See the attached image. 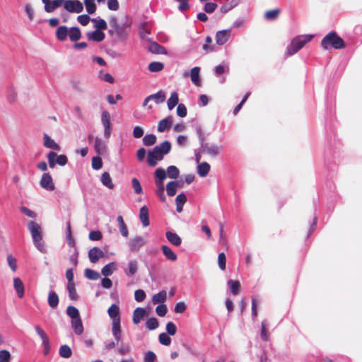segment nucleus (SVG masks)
Here are the masks:
<instances>
[{
    "mask_svg": "<svg viewBox=\"0 0 362 362\" xmlns=\"http://www.w3.org/2000/svg\"><path fill=\"white\" fill-rule=\"evenodd\" d=\"M64 8L70 13H79L83 11V6L79 0H66Z\"/></svg>",
    "mask_w": 362,
    "mask_h": 362,
    "instance_id": "6",
    "label": "nucleus"
},
{
    "mask_svg": "<svg viewBox=\"0 0 362 362\" xmlns=\"http://www.w3.org/2000/svg\"><path fill=\"white\" fill-rule=\"evenodd\" d=\"M165 236L167 240L174 246H179L182 243L181 238L176 233L167 231Z\"/></svg>",
    "mask_w": 362,
    "mask_h": 362,
    "instance_id": "18",
    "label": "nucleus"
},
{
    "mask_svg": "<svg viewBox=\"0 0 362 362\" xmlns=\"http://www.w3.org/2000/svg\"><path fill=\"white\" fill-rule=\"evenodd\" d=\"M166 332L168 335H175L177 332L176 325L173 322H168L166 324Z\"/></svg>",
    "mask_w": 362,
    "mask_h": 362,
    "instance_id": "62",
    "label": "nucleus"
},
{
    "mask_svg": "<svg viewBox=\"0 0 362 362\" xmlns=\"http://www.w3.org/2000/svg\"><path fill=\"white\" fill-rule=\"evenodd\" d=\"M44 146L46 148L53 149L54 151H60V146L57 144L49 136L44 134L43 136Z\"/></svg>",
    "mask_w": 362,
    "mask_h": 362,
    "instance_id": "16",
    "label": "nucleus"
},
{
    "mask_svg": "<svg viewBox=\"0 0 362 362\" xmlns=\"http://www.w3.org/2000/svg\"><path fill=\"white\" fill-rule=\"evenodd\" d=\"M218 5L216 3L207 2L204 6V11L207 13H212L217 8Z\"/></svg>",
    "mask_w": 362,
    "mask_h": 362,
    "instance_id": "58",
    "label": "nucleus"
},
{
    "mask_svg": "<svg viewBox=\"0 0 362 362\" xmlns=\"http://www.w3.org/2000/svg\"><path fill=\"white\" fill-rule=\"evenodd\" d=\"M132 185L136 194H140L142 193V187L137 178L134 177L132 180Z\"/></svg>",
    "mask_w": 362,
    "mask_h": 362,
    "instance_id": "55",
    "label": "nucleus"
},
{
    "mask_svg": "<svg viewBox=\"0 0 362 362\" xmlns=\"http://www.w3.org/2000/svg\"><path fill=\"white\" fill-rule=\"evenodd\" d=\"M86 11L88 14H93L96 11V5L95 0H84Z\"/></svg>",
    "mask_w": 362,
    "mask_h": 362,
    "instance_id": "50",
    "label": "nucleus"
},
{
    "mask_svg": "<svg viewBox=\"0 0 362 362\" xmlns=\"http://www.w3.org/2000/svg\"><path fill=\"white\" fill-rule=\"evenodd\" d=\"M151 100H153L156 104L162 103L165 100V94L163 90H159L155 94L150 95Z\"/></svg>",
    "mask_w": 362,
    "mask_h": 362,
    "instance_id": "37",
    "label": "nucleus"
},
{
    "mask_svg": "<svg viewBox=\"0 0 362 362\" xmlns=\"http://www.w3.org/2000/svg\"><path fill=\"white\" fill-rule=\"evenodd\" d=\"M148 51L153 54H166V49L156 42H151L148 45Z\"/></svg>",
    "mask_w": 362,
    "mask_h": 362,
    "instance_id": "14",
    "label": "nucleus"
},
{
    "mask_svg": "<svg viewBox=\"0 0 362 362\" xmlns=\"http://www.w3.org/2000/svg\"><path fill=\"white\" fill-rule=\"evenodd\" d=\"M173 124V118L168 116L158 122V131L159 132H163L166 129H170Z\"/></svg>",
    "mask_w": 362,
    "mask_h": 362,
    "instance_id": "17",
    "label": "nucleus"
},
{
    "mask_svg": "<svg viewBox=\"0 0 362 362\" xmlns=\"http://www.w3.org/2000/svg\"><path fill=\"white\" fill-rule=\"evenodd\" d=\"M86 35L89 40L97 42H102L105 37V33L103 31L98 30L88 32L87 33Z\"/></svg>",
    "mask_w": 362,
    "mask_h": 362,
    "instance_id": "12",
    "label": "nucleus"
},
{
    "mask_svg": "<svg viewBox=\"0 0 362 362\" xmlns=\"http://www.w3.org/2000/svg\"><path fill=\"white\" fill-rule=\"evenodd\" d=\"M13 287L16 291L17 296L21 298L24 296V285L23 281L19 278H14Z\"/></svg>",
    "mask_w": 362,
    "mask_h": 362,
    "instance_id": "22",
    "label": "nucleus"
},
{
    "mask_svg": "<svg viewBox=\"0 0 362 362\" xmlns=\"http://www.w3.org/2000/svg\"><path fill=\"white\" fill-rule=\"evenodd\" d=\"M48 304L52 308H55L57 307L59 304V297L58 295L53 291L49 292L48 298H47Z\"/></svg>",
    "mask_w": 362,
    "mask_h": 362,
    "instance_id": "32",
    "label": "nucleus"
},
{
    "mask_svg": "<svg viewBox=\"0 0 362 362\" xmlns=\"http://www.w3.org/2000/svg\"><path fill=\"white\" fill-rule=\"evenodd\" d=\"M157 189L156 191V195L159 197L162 202H165L166 197L164 193L165 187L163 182H155Z\"/></svg>",
    "mask_w": 362,
    "mask_h": 362,
    "instance_id": "33",
    "label": "nucleus"
},
{
    "mask_svg": "<svg viewBox=\"0 0 362 362\" xmlns=\"http://www.w3.org/2000/svg\"><path fill=\"white\" fill-rule=\"evenodd\" d=\"M178 187V184L175 181H170L167 184L166 191L167 194L170 197H173L175 195L177 192V187Z\"/></svg>",
    "mask_w": 362,
    "mask_h": 362,
    "instance_id": "39",
    "label": "nucleus"
},
{
    "mask_svg": "<svg viewBox=\"0 0 362 362\" xmlns=\"http://www.w3.org/2000/svg\"><path fill=\"white\" fill-rule=\"evenodd\" d=\"M228 286L230 288V292L233 295H237L239 293V290L240 288V284L238 281H234L230 279L227 282Z\"/></svg>",
    "mask_w": 362,
    "mask_h": 362,
    "instance_id": "38",
    "label": "nucleus"
},
{
    "mask_svg": "<svg viewBox=\"0 0 362 362\" xmlns=\"http://www.w3.org/2000/svg\"><path fill=\"white\" fill-rule=\"evenodd\" d=\"M101 122L104 127V129L112 128L110 123V115L107 110H104L101 115Z\"/></svg>",
    "mask_w": 362,
    "mask_h": 362,
    "instance_id": "40",
    "label": "nucleus"
},
{
    "mask_svg": "<svg viewBox=\"0 0 362 362\" xmlns=\"http://www.w3.org/2000/svg\"><path fill=\"white\" fill-rule=\"evenodd\" d=\"M230 33L231 28L217 31L215 37L216 44L218 45L226 44L230 37Z\"/></svg>",
    "mask_w": 362,
    "mask_h": 362,
    "instance_id": "8",
    "label": "nucleus"
},
{
    "mask_svg": "<svg viewBox=\"0 0 362 362\" xmlns=\"http://www.w3.org/2000/svg\"><path fill=\"white\" fill-rule=\"evenodd\" d=\"M71 328L74 333L77 335H81L83 332V326L81 317L72 319L71 321Z\"/></svg>",
    "mask_w": 362,
    "mask_h": 362,
    "instance_id": "15",
    "label": "nucleus"
},
{
    "mask_svg": "<svg viewBox=\"0 0 362 362\" xmlns=\"http://www.w3.org/2000/svg\"><path fill=\"white\" fill-rule=\"evenodd\" d=\"M142 141L146 146H153L156 142V136L153 134H146L144 136Z\"/></svg>",
    "mask_w": 362,
    "mask_h": 362,
    "instance_id": "43",
    "label": "nucleus"
},
{
    "mask_svg": "<svg viewBox=\"0 0 362 362\" xmlns=\"http://www.w3.org/2000/svg\"><path fill=\"white\" fill-rule=\"evenodd\" d=\"M100 181H101L102 184L104 186H105L106 187H107L108 189H112L115 187L114 184L112 182V178H111L109 173H107V172H104L102 174Z\"/></svg>",
    "mask_w": 362,
    "mask_h": 362,
    "instance_id": "30",
    "label": "nucleus"
},
{
    "mask_svg": "<svg viewBox=\"0 0 362 362\" xmlns=\"http://www.w3.org/2000/svg\"><path fill=\"white\" fill-rule=\"evenodd\" d=\"M210 165L206 162H202L197 165V173L202 177H206L210 171Z\"/></svg>",
    "mask_w": 362,
    "mask_h": 362,
    "instance_id": "24",
    "label": "nucleus"
},
{
    "mask_svg": "<svg viewBox=\"0 0 362 362\" xmlns=\"http://www.w3.org/2000/svg\"><path fill=\"white\" fill-rule=\"evenodd\" d=\"M69 39L72 42H76L81 37V33L78 27H72L69 30Z\"/></svg>",
    "mask_w": 362,
    "mask_h": 362,
    "instance_id": "28",
    "label": "nucleus"
},
{
    "mask_svg": "<svg viewBox=\"0 0 362 362\" xmlns=\"http://www.w3.org/2000/svg\"><path fill=\"white\" fill-rule=\"evenodd\" d=\"M146 327L149 330H154L159 326L158 320L156 317H150L146 321Z\"/></svg>",
    "mask_w": 362,
    "mask_h": 362,
    "instance_id": "47",
    "label": "nucleus"
},
{
    "mask_svg": "<svg viewBox=\"0 0 362 362\" xmlns=\"http://www.w3.org/2000/svg\"><path fill=\"white\" fill-rule=\"evenodd\" d=\"M156 312L158 316L163 317L168 312L167 306L163 303L160 304L156 307Z\"/></svg>",
    "mask_w": 362,
    "mask_h": 362,
    "instance_id": "63",
    "label": "nucleus"
},
{
    "mask_svg": "<svg viewBox=\"0 0 362 362\" xmlns=\"http://www.w3.org/2000/svg\"><path fill=\"white\" fill-rule=\"evenodd\" d=\"M200 68L195 66L191 69L190 77L192 82L196 86H200L201 81L199 78Z\"/></svg>",
    "mask_w": 362,
    "mask_h": 362,
    "instance_id": "26",
    "label": "nucleus"
},
{
    "mask_svg": "<svg viewBox=\"0 0 362 362\" xmlns=\"http://www.w3.org/2000/svg\"><path fill=\"white\" fill-rule=\"evenodd\" d=\"M171 150V144L168 141H164L160 144L156 146L153 151L163 159L165 155H167Z\"/></svg>",
    "mask_w": 362,
    "mask_h": 362,
    "instance_id": "7",
    "label": "nucleus"
},
{
    "mask_svg": "<svg viewBox=\"0 0 362 362\" xmlns=\"http://www.w3.org/2000/svg\"><path fill=\"white\" fill-rule=\"evenodd\" d=\"M11 354L7 350L0 351V362H9L11 360Z\"/></svg>",
    "mask_w": 362,
    "mask_h": 362,
    "instance_id": "64",
    "label": "nucleus"
},
{
    "mask_svg": "<svg viewBox=\"0 0 362 362\" xmlns=\"http://www.w3.org/2000/svg\"><path fill=\"white\" fill-rule=\"evenodd\" d=\"M139 218L144 227L149 226L148 209L146 206H143L140 209Z\"/></svg>",
    "mask_w": 362,
    "mask_h": 362,
    "instance_id": "21",
    "label": "nucleus"
},
{
    "mask_svg": "<svg viewBox=\"0 0 362 362\" xmlns=\"http://www.w3.org/2000/svg\"><path fill=\"white\" fill-rule=\"evenodd\" d=\"M163 158L158 154H156L153 150L148 151L147 154V163L151 167H154L157 165L158 161L162 160Z\"/></svg>",
    "mask_w": 362,
    "mask_h": 362,
    "instance_id": "19",
    "label": "nucleus"
},
{
    "mask_svg": "<svg viewBox=\"0 0 362 362\" xmlns=\"http://www.w3.org/2000/svg\"><path fill=\"white\" fill-rule=\"evenodd\" d=\"M146 244V240L144 238L141 236H136L134 238H132L129 242V250L132 252H137L139 251L144 245Z\"/></svg>",
    "mask_w": 362,
    "mask_h": 362,
    "instance_id": "9",
    "label": "nucleus"
},
{
    "mask_svg": "<svg viewBox=\"0 0 362 362\" xmlns=\"http://www.w3.org/2000/svg\"><path fill=\"white\" fill-rule=\"evenodd\" d=\"M67 291L69 293V297L71 300H75L78 299V295L74 283L67 284Z\"/></svg>",
    "mask_w": 362,
    "mask_h": 362,
    "instance_id": "46",
    "label": "nucleus"
},
{
    "mask_svg": "<svg viewBox=\"0 0 362 362\" xmlns=\"http://www.w3.org/2000/svg\"><path fill=\"white\" fill-rule=\"evenodd\" d=\"M92 21L95 23L94 27L96 28V30L102 31L103 30H106L107 28L106 21L102 18H93L92 19Z\"/></svg>",
    "mask_w": 362,
    "mask_h": 362,
    "instance_id": "52",
    "label": "nucleus"
},
{
    "mask_svg": "<svg viewBox=\"0 0 362 362\" xmlns=\"http://www.w3.org/2000/svg\"><path fill=\"white\" fill-rule=\"evenodd\" d=\"M117 220L119 225V230L122 235L127 238L128 236L129 232L122 216H118Z\"/></svg>",
    "mask_w": 362,
    "mask_h": 362,
    "instance_id": "36",
    "label": "nucleus"
},
{
    "mask_svg": "<svg viewBox=\"0 0 362 362\" xmlns=\"http://www.w3.org/2000/svg\"><path fill=\"white\" fill-rule=\"evenodd\" d=\"M54 162L60 166H64L65 165H66V163L68 162V158H67L66 156H65L64 154H61V155L57 154V156L55 157Z\"/></svg>",
    "mask_w": 362,
    "mask_h": 362,
    "instance_id": "61",
    "label": "nucleus"
},
{
    "mask_svg": "<svg viewBox=\"0 0 362 362\" xmlns=\"http://www.w3.org/2000/svg\"><path fill=\"white\" fill-rule=\"evenodd\" d=\"M321 45L325 49L329 48L340 49L345 47L343 39L338 36L335 32H330L324 37L321 41Z\"/></svg>",
    "mask_w": 362,
    "mask_h": 362,
    "instance_id": "3",
    "label": "nucleus"
},
{
    "mask_svg": "<svg viewBox=\"0 0 362 362\" xmlns=\"http://www.w3.org/2000/svg\"><path fill=\"white\" fill-rule=\"evenodd\" d=\"M148 70L151 72H158L163 70L164 65L159 62H153L148 64Z\"/></svg>",
    "mask_w": 362,
    "mask_h": 362,
    "instance_id": "48",
    "label": "nucleus"
},
{
    "mask_svg": "<svg viewBox=\"0 0 362 362\" xmlns=\"http://www.w3.org/2000/svg\"><path fill=\"white\" fill-rule=\"evenodd\" d=\"M138 270V262L136 259L131 260L128 262L127 267L124 269V274L130 277L134 276Z\"/></svg>",
    "mask_w": 362,
    "mask_h": 362,
    "instance_id": "13",
    "label": "nucleus"
},
{
    "mask_svg": "<svg viewBox=\"0 0 362 362\" xmlns=\"http://www.w3.org/2000/svg\"><path fill=\"white\" fill-rule=\"evenodd\" d=\"M179 98L177 92L174 91L171 93L170 97L168 100V107L170 110H173L177 105H178Z\"/></svg>",
    "mask_w": 362,
    "mask_h": 362,
    "instance_id": "34",
    "label": "nucleus"
},
{
    "mask_svg": "<svg viewBox=\"0 0 362 362\" xmlns=\"http://www.w3.org/2000/svg\"><path fill=\"white\" fill-rule=\"evenodd\" d=\"M103 251L98 247H93L88 251V258L92 263H96L104 257Z\"/></svg>",
    "mask_w": 362,
    "mask_h": 362,
    "instance_id": "11",
    "label": "nucleus"
},
{
    "mask_svg": "<svg viewBox=\"0 0 362 362\" xmlns=\"http://www.w3.org/2000/svg\"><path fill=\"white\" fill-rule=\"evenodd\" d=\"M84 276L86 278L90 280H97L100 278V274L91 269H86L84 271Z\"/></svg>",
    "mask_w": 362,
    "mask_h": 362,
    "instance_id": "44",
    "label": "nucleus"
},
{
    "mask_svg": "<svg viewBox=\"0 0 362 362\" xmlns=\"http://www.w3.org/2000/svg\"><path fill=\"white\" fill-rule=\"evenodd\" d=\"M175 1L180 2V4L178 6V10L180 12H184L187 11L190 6L189 4V0H174Z\"/></svg>",
    "mask_w": 362,
    "mask_h": 362,
    "instance_id": "59",
    "label": "nucleus"
},
{
    "mask_svg": "<svg viewBox=\"0 0 362 362\" xmlns=\"http://www.w3.org/2000/svg\"><path fill=\"white\" fill-rule=\"evenodd\" d=\"M154 177L155 182H163L164 180L167 177L166 171L162 168H157L154 173Z\"/></svg>",
    "mask_w": 362,
    "mask_h": 362,
    "instance_id": "35",
    "label": "nucleus"
},
{
    "mask_svg": "<svg viewBox=\"0 0 362 362\" xmlns=\"http://www.w3.org/2000/svg\"><path fill=\"white\" fill-rule=\"evenodd\" d=\"M35 329L38 334V336L42 339V343L49 341V337H47V334L45 332V331L40 327L39 325H36L35 327Z\"/></svg>",
    "mask_w": 362,
    "mask_h": 362,
    "instance_id": "56",
    "label": "nucleus"
},
{
    "mask_svg": "<svg viewBox=\"0 0 362 362\" xmlns=\"http://www.w3.org/2000/svg\"><path fill=\"white\" fill-rule=\"evenodd\" d=\"M28 228L31 233L35 247L42 253H46L47 250L42 241V233L40 226L34 221H30L28 223Z\"/></svg>",
    "mask_w": 362,
    "mask_h": 362,
    "instance_id": "2",
    "label": "nucleus"
},
{
    "mask_svg": "<svg viewBox=\"0 0 362 362\" xmlns=\"http://www.w3.org/2000/svg\"><path fill=\"white\" fill-rule=\"evenodd\" d=\"M40 186L48 191H52L55 187L53 183L52 177L49 173H44L40 182Z\"/></svg>",
    "mask_w": 362,
    "mask_h": 362,
    "instance_id": "10",
    "label": "nucleus"
},
{
    "mask_svg": "<svg viewBox=\"0 0 362 362\" xmlns=\"http://www.w3.org/2000/svg\"><path fill=\"white\" fill-rule=\"evenodd\" d=\"M59 354L61 357L67 358L71 356L72 351L68 345L64 344L60 346Z\"/></svg>",
    "mask_w": 362,
    "mask_h": 362,
    "instance_id": "41",
    "label": "nucleus"
},
{
    "mask_svg": "<svg viewBox=\"0 0 362 362\" xmlns=\"http://www.w3.org/2000/svg\"><path fill=\"white\" fill-rule=\"evenodd\" d=\"M94 149L98 155H104L106 151V145L99 137L95 139Z\"/></svg>",
    "mask_w": 362,
    "mask_h": 362,
    "instance_id": "20",
    "label": "nucleus"
},
{
    "mask_svg": "<svg viewBox=\"0 0 362 362\" xmlns=\"http://www.w3.org/2000/svg\"><path fill=\"white\" fill-rule=\"evenodd\" d=\"M161 250L163 255L166 259L170 261H175L177 258V255L172 250V249L167 245H162Z\"/></svg>",
    "mask_w": 362,
    "mask_h": 362,
    "instance_id": "25",
    "label": "nucleus"
},
{
    "mask_svg": "<svg viewBox=\"0 0 362 362\" xmlns=\"http://www.w3.org/2000/svg\"><path fill=\"white\" fill-rule=\"evenodd\" d=\"M279 13H280V10L278 8L267 11L264 13V18H265V19H267L268 21H274L277 18Z\"/></svg>",
    "mask_w": 362,
    "mask_h": 362,
    "instance_id": "51",
    "label": "nucleus"
},
{
    "mask_svg": "<svg viewBox=\"0 0 362 362\" xmlns=\"http://www.w3.org/2000/svg\"><path fill=\"white\" fill-rule=\"evenodd\" d=\"M116 264L115 262H110L106 265H105L101 269V274L103 276L107 277L111 276L113 273V271L116 270Z\"/></svg>",
    "mask_w": 362,
    "mask_h": 362,
    "instance_id": "31",
    "label": "nucleus"
},
{
    "mask_svg": "<svg viewBox=\"0 0 362 362\" xmlns=\"http://www.w3.org/2000/svg\"><path fill=\"white\" fill-rule=\"evenodd\" d=\"M66 314L69 316L71 320L78 318V317H80L78 310L73 305H69L67 307Z\"/></svg>",
    "mask_w": 362,
    "mask_h": 362,
    "instance_id": "49",
    "label": "nucleus"
},
{
    "mask_svg": "<svg viewBox=\"0 0 362 362\" xmlns=\"http://www.w3.org/2000/svg\"><path fill=\"white\" fill-rule=\"evenodd\" d=\"M167 293L165 290H163L158 293L155 294L152 297V303L156 304H162L166 300Z\"/></svg>",
    "mask_w": 362,
    "mask_h": 362,
    "instance_id": "29",
    "label": "nucleus"
},
{
    "mask_svg": "<svg viewBox=\"0 0 362 362\" xmlns=\"http://www.w3.org/2000/svg\"><path fill=\"white\" fill-rule=\"evenodd\" d=\"M167 176L172 179L178 177L180 171L179 169L175 165H170L166 170Z\"/></svg>",
    "mask_w": 362,
    "mask_h": 362,
    "instance_id": "45",
    "label": "nucleus"
},
{
    "mask_svg": "<svg viewBox=\"0 0 362 362\" xmlns=\"http://www.w3.org/2000/svg\"><path fill=\"white\" fill-rule=\"evenodd\" d=\"M218 267L221 270H225L226 264V257L223 252H221L218 256Z\"/></svg>",
    "mask_w": 362,
    "mask_h": 362,
    "instance_id": "60",
    "label": "nucleus"
},
{
    "mask_svg": "<svg viewBox=\"0 0 362 362\" xmlns=\"http://www.w3.org/2000/svg\"><path fill=\"white\" fill-rule=\"evenodd\" d=\"M312 35H300L292 40L291 44L287 47L286 55L292 56L297 53L303 46L313 38Z\"/></svg>",
    "mask_w": 362,
    "mask_h": 362,
    "instance_id": "4",
    "label": "nucleus"
},
{
    "mask_svg": "<svg viewBox=\"0 0 362 362\" xmlns=\"http://www.w3.org/2000/svg\"><path fill=\"white\" fill-rule=\"evenodd\" d=\"M268 326V321L267 320H264L262 322L261 324V339L264 341H267L269 340V335L268 334L267 327Z\"/></svg>",
    "mask_w": 362,
    "mask_h": 362,
    "instance_id": "42",
    "label": "nucleus"
},
{
    "mask_svg": "<svg viewBox=\"0 0 362 362\" xmlns=\"http://www.w3.org/2000/svg\"><path fill=\"white\" fill-rule=\"evenodd\" d=\"M159 342L164 346H169L171 343V339L167 333H160L158 336Z\"/></svg>",
    "mask_w": 362,
    "mask_h": 362,
    "instance_id": "53",
    "label": "nucleus"
},
{
    "mask_svg": "<svg viewBox=\"0 0 362 362\" xmlns=\"http://www.w3.org/2000/svg\"><path fill=\"white\" fill-rule=\"evenodd\" d=\"M200 146L203 153H205L213 158H216L218 155L220 151L222 149L221 146H218L215 144H210L205 142L201 144Z\"/></svg>",
    "mask_w": 362,
    "mask_h": 362,
    "instance_id": "5",
    "label": "nucleus"
},
{
    "mask_svg": "<svg viewBox=\"0 0 362 362\" xmlns=\"http://www.w3.org/2000/svg\"><path fill=\"white\" fill-rule=\"evenodd\" d=\"M110 317L112 320V332L115 339L118 343L122 339V329L120 325L119 308L112 304L107 310Z\"/></svg>",
    "mask_w": 362,
    "mask_h": 362,
    "instance_id": "1",
    "label": "nucleus"
},
{
    "mask_svg": "<svg viewBox=\"0 0 362 362\" xmlns=\"http://www.w3.org/2000/svg\"><path fill=\"white\" fill-rule=\"evenodd\" d=\"M146 315V310L143 308H137L133 313L132 321L134 324L138 325Z\"/></svg>",
    "mask_w": 362,
    "mask_h": 362,
    "instance_id": "23",
    "label": "nucleus"
},
{
    "mask_svg": "<svg viewBox=\"0 0 362 362\" xmlns=\"http://www.w3.org/2000/svg\"><path fill=\"white\" fill-rule=\"evenodd\" d=\"M229 71V66L226 64H218L214 68L215 74L218 76L223 74L224 72Z\"/></svg>",
    "mask_w": 362,
    "mask_h": 362,
    "instance_id": "54",
    "label": "nucleus"
},
{
    "mask_svg": "<svg viewBox=\"0 0 362 362\" xmlns=\"http://www.w3.org/2000/svg\"><path fill=\"white\" fill-rule=\"evenodd\" d=\"M92 168L94 170H100L103 167L102 158L100 156H95L92 158Z\"/></svg>",
    "mask_w": 362,
    "mask_h": 362,
    "instance_id": "57",
    "label": "nucleus"
},
{
    "mask_svg": "<svg viewBox=\"0 0 362 362\" xmlns=\"http://www.w3.org/2000/svg\"><path fill=\"white\" fill-rule=\"evenodd\" d=\"M69 35V29L66 26H59L56 31V37L60 41H64Z\"/></svg>",
    "mask_w": 362,
    "mask_h": 362,
    "instance_id": "27",
    "label": "nucleus"
}]
</instances>
